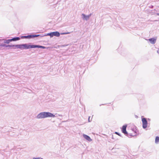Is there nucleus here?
Instances as JSON below:
<instances>
[{
	"label": "nucleus",
	"instance_id": "nucleus-6",
	"mask_svg": "<svg viewBox=\"0 0 159 159\" xmlns=\"http://www.w3.org/2000/svg\"><path fill=\"white\" fill-rule=\"evenodd\" d=\"M127 127L126 125H123L122 127V132L125 134L127 135L128 132L126 131V128Z\"/></svg>",
	"mask_w": 159,
	"mask_h": 159
},
{
	"label": "nucleus",
	"instance_id": "nucleus-2",
	"mask_svg": "<svg viewBox=\"0 0 159 159\" xmlns=\"http://www.w3.org/2000/svg\"><path fill=\"white\" fill-rule=\"evenodd\" d=\"M139 132L138 130L135 127L129 130L127 135L130 136H135L137 135Z\"/></svg>",
	"mask_w": 159,
	"mask_h": 159
},
{
	"label": "nucleus",
	"instance_id": "nucleus-18",
	"mask_svg": "<svg viewBox=\"0 0 159 159\" xmlns=\"http://www.w3.org/2000/svg\"><path fill=\"white\" fill-rule=\"evenodd\" d=\"M115 133L118 135H119V136H120V134L118 133V132H116Z\"/></svg>",
	"mask_w": 159,
	"mask_h": 159
},
{
	"label": "nucleus",
	"instance_id": "nucleus-4",
	"mask_svg": "<svg viewBox=\"0 0 159 159\" xmlns=\"http://www.w3.org/2000/svg\"><path fill=\"white\" fill-rule=\"evenodd\" d=\"M39 36V35H29L28 36H22L21 38V39H27V38H32L36 37Z\"/></svg>",
	"mask_w": 159,
	"mask_h": 159
},
{
	"label": "nucleus",
	"instance_id": "nucleus-7",
	"mask_svg": "<svg viewBox=\"0 0 159 159\" xmlns=\"http://www.w3.org/2000/svg\"><path fill=\"white\" fill-rule=\"evenodd\" d=\"M13 47L14 48H19L21 49H23L22 44H18L16 45H12Z\"/></svg>",
	"mask_w": 159,
	"mask_h": 159
},
{
	"label": "nucleus",
	"instance_id": "nucleus-13",
	"mask_svg": "<svg viewBox=\"0 0 159 159\" xmlns=\"http://www.w3.org/2000/svg\"><path fill=\"white\" fill-rule=\"evenodd\" d=\"M1 46H2V47H13L12 45H6L5 44H2V45H1Z\"/></svg>",
	"mask_w": 159,
	"mask_h": 159
},
{
	"label": "nucleus",
	"instance_id": "nucleus-12",
	"mask_svg": "<svg viewBox=\"0 0 159 159\" xmlns=\"http://www.w3.org/2000/svg\"><path fill=\"white\" fill-rule=\"evenodd\" d=\"M11 41H16V40H18L20 39V38L19 37H16L12 38V39H11Z\"/></svg>",
	"mask_w": 159,
	"mask_h": 159
},
{
	"label": "nucleus",
	"instance_id": "nucleus-1",
	"mask_svg": "<svg viewBox=\"0 0 159 159\" xmlns=\"http://www.w3.org/2000/svg\"><path fill=\"white\" fill-rule=\"evenodd\" d=\"M55 116L49 112H42L39 114L37 116L38 119H41L48 117H54Z\"/></svg>",
	"mask_w": 159,
	"mask_h": 159
},
{
	"label": "nucleus",
	"instance_id": "nucleus-11",
	"mask_svg": "<svg viewBox=\"0 0 159 159\" xmlns=\"http://www.w3.org/2000/svg\"><path fill=\"white\" fill-rule=\"evenodd\" d=\"M53 35L54 36L59 37L60 36V34L58 32L56 31V32H53Z\"/></svg>",
	"mask_w": 159,
	"mask_h": 159
},
{
	"label": "nucleus",
	"instance_id": "nucleus-8",
	"mask_svg": "<svg viewBox=\"0 0 159 159\" xmlns=\"http://www.w3.org/2000/svg\"><path fill=\"white\" fill-rule=\"evenodd\" d=\"M83 136L87 140L89 141H90L92 140V139H91L90 137L88 136L85 134H84Z\"/></svg>",
	"mask_w": 159,
	"mask_h": 159
},
{
	"label": "nucleus",
	"instance_id": "nucleus-14",
	"mask_svg": "<svg viewBox=\"0 0 159 159\" xmlns=\"http://www.w3.org/2000/svg\"><path fill=\"white\" fill-rule=\"evenodd\" d=\"M155 142L156 143H157L159 142V137L157 136L156 137Z\"/></svg>",
	"mask_w": 159,
	"mask_h": 159
},
{
	"label": "nucleus",
	"instance_id": "nucleus-16",
	"mask_svg": "<svg viewBox=\"0 0 159 159\" xmlns=\"http://www.w3.org/2000/svg\"><path fill=\"white\" fill-rule=\"evenodd\" d=\"M35 46H37V47H36V48H45V47L43 46H38V45H35Z\"/></svg>",
	"mask_w": 159,
	"mask_h": 159
},
{
	"label": "nucleus",
	"instance_id": "nucleus-3",
	"mask_svg": "<svg viewBox=\"0 0 159 159\" xmlns=\"http://www.w3.org/2000/svg\"><path fill=\"white\" fill-rule=\"evenodd\" d=\"M36 47L34 45H30L26 44H22L23 49L34 48Z\"/></svg>",
	"mask_w": 159,
	"mask_h": 159
},
{
	"label": "nucleus",
	"instance_id": "nucleus-15",
	"mask_svg": "<svg viewBox=\"0 0 159 159\" xmlns=\"http://www.w3.org/2000/svg\"><path fill=\"white\" fill-rule=\"evenodd\" d=\"M11 41V39H8V40H5L4 41V43L8 44V43H9Z\"/></svg>",
	"mask_w": 159,
	"mask_h": 159
},
{
	"label": "nucleus",
	"instance_id": "nucleus-21",
	"mask_svg": "<svg viewBox=\"0 0 159 159\" xmlns=\"http://www.w3.org/2000/svg\"><path fill=\"white\" fill-rule=\"evenodd\" d=\"M157 15H159V13H157Z\"/></svg>",
	"mask_w": 159,
	"mask_h": 159
},
{
	"label": "nucleus",
	"instance_id": "nucleus-5",
	"mask_svg": "<svg viewBox=\"0 0 159 159\" xmlns=\"http://www.w3.org/2000/svg\"><path fill=\"white\" fill-rule=\"evenodd\" d=\"M143 123V127L144 128H146L147 126V121L146 118H143L142 119Z\"/></svg>",
	"mask_w": 159,
	"mask_h": 159
},
{
	"label": "nucleus",
	"instance_id": "nucleus-17",
	"mask_svg": "<svg viewBox=\"0 0 159 159\" xmlns=\"http://www.w3.org/2000/svg\"><path fill=\"white\" fill-rule=\"evenodd\" d=\"M53 32H52L51 33H50L49 34H48V35H50L51 37H52L54 35H53Z\"/></svg>",
	"mask_w": 159,
	"mask_h": 159
},
{
	"label": "nucleus",
	"instance_id": "nucleus-20",
	"mask_svg": "<svg viewBox=\"0 0 159 159\" xmlns=\"http://www.w3.org/2000/svg\"><path fill=\"white\" fill-rule=\"evenodd\" d=\"M157 52L159 54V48L157 50Z\"/></svg>",
	"mask_w": 159,
	"mask_h": 159
},
{
	"label": "nucleus",
	"instance_id": "nucleus-19",
	"mask_svg": "<svg viewBox=\"0 0 159 159\" xmlns=\"http://www.w3.org/2000/svg\"><path fill=\"white\" fill-rule=\"evenodd\" d=\"M34 159H43L42 158L39 157V158H35Z\"/></svg>",
	"mask_w": 159,
	"mask_h": 159
},
{
	"label": "nucleus",
	"instance_id": "nucleus-10",
	"mask_svg": "<svg viewBox=\"0 0 159 159\" xmlns=\"http://www.w3.org/2000/svg\"><path fill=\"white\" fill-rule=\"evenodd\" d=\"M82 16H83V18L84 19H85L86 20H87L89 19L90 15L86 16L85 15L83 14H82Z\"/></svg>",
	"mask_w": 159,
	"mask_h": 159
},
{
	"label": "nucleus",
	"instance_id": "nucleus-9",
	"mask_svg": "<svg viewBox=\"0 0 159 159\" xmlns=\"http://www.w3.org/2000/svg\"><path fill=\"white\" fill-rule=\"evenodd\" d=\"M149 40L152 44H154L156 41V39L152 38L149 39Z\"/></svg>",
	"mask_w": 159,
	"mask_h": 159
}]
</instances>
